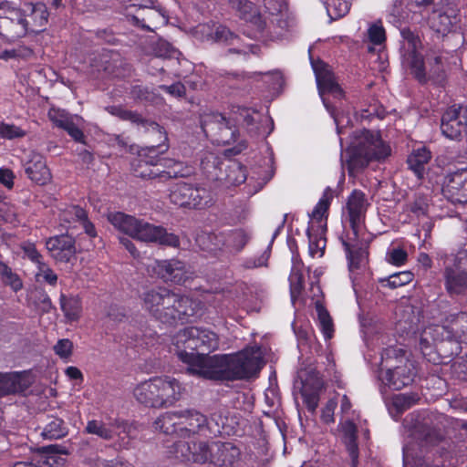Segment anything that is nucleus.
Masks as SVG:
<instances>
[{"mask_svg":"<svg viewBox=\"0 0 467 467\" xmlns=\"http://www.w3.org/2000/svg\"><path fill=\"white\" fill-rule=\"evenodd\" d=\"M187 370L192 375L209 379H244L256 375L264 363L258 347H251L234 355L199 357L181 354Z\"/></svg>","mask_w":467,"mask_h":467,"instance_id":"f257e3e1","label":"nucleus"},{"mask_svg":"<svg viewBox=\"0 0 467 467\" xmlns=\"http://www.w3.org/2000/svg\"><path fill=\"white\" fill-rule=\"evenodd\" d=\"M402 37L400 54L402 64L420 81L432 80L442 83L448 70V53L437 47H430L422 57V43L418 34L409 28L400 31Z\"/></svg>","mask_w":467,"mask_h":467,"instance_id":"f03ea898","label":"nucleus"},{"mask_svg":"<svg viewBox=\"0 0 467 467\" xmlns=\"http://www.w3.org/2000/svg\"><path fill=\"white\" fill-rule=\"evenodd\" d=\"M143 308L157 320L172 325L200 314V303L166 288L150 289L141 295Z\"/></svg>","mask_w":467,"mask_h":467,"instance_id":"7ed1b4c3","label":"nucleus"},{"mask_svg":"<svg viewBox=\"0 0 467 467\" xmlns=\"http://www.w3.org/2000/svg\"><path fill=\"white\" fill-rule=\"evenodd\" d=\"M368 205L366 196L360 191H354L348 197L347 210L352 233L351 235L347 236L346 240H342V244L347 254L350 271L361 268L367 263V243L360 240L358 236L363 229Z\"/></svg>","mask_w":467,"mask_h":467,"instance_id":"20e7f679","label":"nucleus"},{"mask_svg":"<svg viewBox=\"0 0 467 467\" xmlns=\"http://www.w3.org/2000/svg\"><path fill=\"white\" fill-rule=\"evenodd\" d=\"M347 153L348 171L355 175L371 161H384L390 156L391 149L379 133L363 130L354 133Z\"/></svg>","mask_w":467,"mask_h":467,"instance_id":"39448f33","label":"nucleus"},{"mask_svg":"<svg viewBox=\"0 0 467 467\" xmlns=\"http://www.w3.org/2000/svg\"><path fill=\"white\" fill-rule=\"evenodd\" d=\"M108 221L118 231L144 243H154L161 245L179 247V237L168 233L161 225H155L145 220L126 214L121 212H113L108 214Z\"/></svg>","mask_w":467,"mask_h":467,"instance_id":"423d86ee","label":"nucleus"},{"mask_svg":"<svg viewBox=\"0 0 467 467\" xmlns=\"http://www.w3.org/2000/svg\"><path fill=\"white\" fill-rule=\"evenodd\" d=\"M183 388L174 378L153 377L139 383L133 389L135 399L150 408L161 409L174 405L182 398Z\"/></svg>","mask_w":467,"mask_h":467,"instance_id":"0eeeda50","label":"nucleus"},{"mask_svg":"<svg viewBox=\"0 0 467 467\" xmlns=\"http://www.w3.org/2000/svg\"><path fill=\"white\" fill-rule=\"evenodd\" d=\"M168 150L167 145L151 146L141 149L138 157L132 161L135 176L142 179H160L161 181L183 176L181 169L182 163L172 160L158 158V153H163Z\"/></svg>","mask_w":467,"mask_h":467,"instance_id":"6e6552de","label":"nucleus"},{"mask_svg":"<svg viewBox=\"0 0 467 467\" xmlns=\"http://www.w3.org/2000/svg\"><path fill=\"white\" fill-rule=\"evenodd\" d=\"M179 359L182 362L181 354L199 357H209L208 353L219 348V337L206 327H190L176 333L172 338Z\"/></svg>","mask_w":467,"mask_h":467,"instance_id":"1a4fd4ad","label":"nucleus"},{"mask_svg":"<svg viewBox=\"0 0 467 467\" xmlns=\"http://www.w3.org/2000/svg\"><path fill=\"white\" fill-rule=\"evenodd\" d=\"M312 67L315 72L317 88L322 101L334 118L335 123L337 128V132L342 133L343 118L335 114L334 109L331 107L329 101L325 97L326 94H330L335 99H340L343 98V90L336 80L334 74L328 65L322 61H312Z\"/></svg>","mask_w":467,"mask_h":467,"instance_id":"9d476101","label":"nucleus"},{"mask_svg":"<svg viewBox=\"0 0 467 467\" xmlns=\"http://www.w3.org/2000/svg\"><path fill=\"white\" fill-rule=\"evenodd\" d=\"M178 438L180 441H186L193 438L195 435L203 432L206 430L213 434L222 433L224 431V422L216 420V429H213L205 415L194 409H186L179 410Z\"/></svg>","mask_w":467,"mask_h":467,"instance_id":"9b49d317","label":"nucleus"},{"mask_svg":"<svg viewBox=\"0 0 467 467\" xmlns=\"http://www.w3.org/2000/svg\"><path fill=\"white\" fill-rule=\"evenodd\" d=\"M171 202L182 207L203 208L212 202L210 192L204 188L185 182L176 183L170 192Z\"/></svg>","mask_w":467,"mask_h":467,"instance_id":"f8f14e48","label":"nucleus"},{"mask_svg":"<svg viewBox=\"0 0 467 467\" xmlns=\"http://www.w3.org/2000/svg\"><path fill=\"white\" fill-rule=\"evenodd\" d=\"M440 458L435 457L428 440L420 442H409L403 447L404 467H439Z\"/></svg>","mask_w":467,"mask_h":467,"instance_id":"ddd939ff","label":"nucleus"},{"mask_svg":"<svg viewBox=\"0 0 467 467\" xmlns=\"http://www.w3.org/2000/svg\"><path fill=\"white\" fill-rule=\"evenodd\" d=\"M213 450V443L178 441L173 445L172 452L176 458L182 461L205 463L211 462Z\"/></svg>","mask_w":467,"mask_h":467,"instance_id":"4468645a","label":"nucleus"},{"mask_svg":"<svg viewBox=\"0 0 467 467\" xmlns=\"http://www.w3.org/2000/svg\"><path fill=\"white\" fill-rule=\"evenodd\" d=\"M466 129L467 107L453 105L442 115L441 130L447 138L458 140L466 131Z\"/></svg>","mask_w":467,"mask_h":467,"instance_id":"2eb2a0df","label":"nucleus"},{"mask_svg":"<svg viewBox=\"0 0 467 467\" xmlns=\"http://www.w3.org/2000/svg\"><path fill=\"white\" fill-rule=\"evenodd\" d=\"M135 6H139L136 14H128L135 26L147 31H154L159 26L167 24V16L162 11L155 8H150L138 0L132 1L129 5V7Z\"/></svg>","mask_w":467,"mask_h":467,"instance_id":"dca6fc26","label":"nucleus"},{"mask_svg":"<svg viewBox=\"0 0 467 467\" xmlns=\"http://www.w3.org/2000/svg\"><path fill=\"white\" fill-rule=\"evenodd\" d=\"M203 132L216 136V141L220 144L229 145L235 140V130L229 126L226 119L219 113H213L202 121Z\"/></svg>","mask_w":467,"mask_h":467,"instance_id":"f3484780","label":"nucleus"},{"mask_svg":"<svg viewBox=\"0 0 467 467\" xmlns=\"http://www.w3.org/2000/svg\"><path fill=\"white\" fill-rule=\"evenodd\" d=\"M153 268L161 278L178 285L185 283L193 275L189 266L175 259L157 261Z\"/></svg>","mask_w":467,"mask_h":467,"instance_id":"a211bd4d","label":"nucleus"},{"mask_svg":"<svg viewBox=\"0 0 467 467\" xmlns=\"http://www.w3.org/2000/svg\"><path fill=\"white\" fill-rule=\"evenodd\" d=\"M434 0H395L388 11L389 23L399 26L408 21L412 13H416L422 7H428Z\"/></svg>","mask_w":467,"mask_h":467,"instance_id":"6ab92c4d","label":"nucleus"},{"mask_svg":"<svg viewBox=\"0 0 467 467\" xmlns=\"http://www.w3.org/2000/svg\"><path fill=\"white\" fill-rule=\"evenodd\" d=\"M20 9L11 5L8 2L0 5V35L15 39L26 35L24 24H14L12 20L18 19Z\"/></svg>","mask_w":467,"mask_h":467,"instance_id":"aec40b11","label":"nucleus"},{"mask_svg":"<svg viewBox=\"0 0 467 467\" xmlns=\"http://www.w3.org/2000/svg\"><path fill=\"white\" fill-rule=\"evenodd\" d=\"M22 13L26 34L27 32L38 33L45 29L48 21V12L46 5L42 3H26L22 8Z\"/></svg>","mask_w":467,"mask_h":467,"instance_id":"412c9836","label":"nucleus"},{"mask_svg":"<svg viewBox=\"0 0 467 467\" xmlns=\"http://www.w3.org/2000/svg\"><path fill=\"white\" fill-rule=\"evenodd\" d=\"M442 192L452 202H467V169L447 175L442 184Z\"/></svg>","mask_w":467,"mask_h":467,"instance_id":"4be33fe9","label":"nucleus"},{"mask_svg":"<svg viewBox=\"0 0 467 467\" xmlns=\"http://www.w3.org/2000/svg\"><path fill=\"white\" fill-rule=\"evenodd\" d=\"M302 396L309 410L314 411L318 406V392L323 388V380L319 373L314 369L301 374Z\"/></svg>","mask_w":467,"mask_h":467,"instance_id":"5701e85b","label":"nucleus"},{"mask_svg":"<svg viewBox=\"0 0 467 467\" xmlns=\"http://www.w3.org/2000/svg\"><path fill=\"white\" fill-rule=\"evenodd\" d=\"M459 21L457 10L449 6L442 10H433L429 17L431 28L442 36L451 32Z\"/></svg>","mask_w":467,"mask_h":467,"instance_id":"b1692460","label":"nucleus"},{"mask_svg":"<svg viewBox=\"0 0 467 467\" xmlns=\"http://www.w3.org/2000/svg\"><path fill=\"white\" fill-rule=\"evenodd\" d=\"M46 246L50 255L58 262H68L76 253L74 241L68 235L50 237L47 240Z\"/></svg>","mask_w":467,"mask_h":467,"instance_id":"393cba45","label":"nucleus"},{"mask_svg":"<svg viewBox=\"0 0 467 467\" xmlns=\"http://www.w3.org/2000/svg\"><path fill=\"white\" fill-rule=\"evenodd\" d=\"M116 429H121V432L130 434L131 426L127 422L106 423L102 420H91L87 422L85 431L88 434L97 435L103 440L109 441L116 435H120V432H117Z\"/></svg>","mask_w":467,"mask_h":467,"instance_id":"a878e982","label":"nucleus"},{"mask_svg":"<svg viewBox=\"0 0 467 467\" xmlns=\"http://www.w3.org/2000/svg\"><path fill=\"white\" fill-rule=\"evenodd\" d=\"M412 376L410 366L403 365L394 369H381L379 378L385 386L399 390L412 381Z\"/></svg>","mask_w":467,"mask_h":467,"instance_id":"bb28decb","label":"nucleus"},{"mask_svg":"<svg viewBox=\"0 0 467 467\" xmlns=\"http://www.w3.org/2000/svg\"><path fill=\"white\" fill-rule=\"evenodd\" d=\"M211 462L220 467H232L240 459V450L231 442H213Z\"/></svg>","mask_w":467,"mask_h":467,"instance_id":"cd10ccee","label":"nucleus"},{"mask_svg":"<svg viewBox=\"0 0 467 467\" xmlns=\"http://www.w3.org/2000/svg\"><path fill=\"white\" fill-rule=\"evenodd\" d=\"M340 439L351 460V466L357 467L358 463V447L357 443V427L351 420L346 419L339 424Z\"/></svg>","mask_w":467,"mask_h":467,"instance_id":"c85d7f7f","label":"nucleus"},{"mask_svg":"<svg viewBox=\"0 0 467 467\" xmlns=\"http://www.w3.org/2000/svg\"><path fill=\"white\" fill-rule=\"evenodd\" d=\"M37 467H63L66 459L62 455L68 453L67 450L60 445L54 444L37 449Z\"/></svg>","mask_w":467,"mask_h":467,"instance_id":"c756f323","label":"nucleus"},{"mask_svg":"<svg viewBox=\"0 0 467 467\" xmlns=\"http://www.w3.org/2000/svg\"><path fill=\"white\" fill-rule=\"evenodd\" d=\"M444 279L445 287L451 295H458L467 289V271L459 268L455 261L453 266L446 265Z\"/></svg>","mask_w":467,"mask_h":467,"instance_id":"7c9ffc66","label":"nucleus"},{"mask_svg":"<svg viewBox=\"0 0 467 467\" xmlns=\"http://www.w3.org/2000/svg\"><path fill=\"white\" fill-rule=\"evenodd\" d=\"M50 120L57 127L65 130L76 141L84 142V134L75 122V119L60 109H50Z\"/></svg>","mask_w":467,"mask_h":467,"instance_id":"2f4dec72","label":"nucleus"},{"mask_svg":"<svg viewBox=\"0 0 467 467\" xmlns=\"http://www.w3.org/2000/svg\"><path fill=\"white\" fill-rule=\"evenodd\" d=\"M229 5L242 19L252 23L258 31L264 29L265 22L252 2L248 0H229Z\"/></svg>","mask_w":467,"mask_h":467,"instance_id":"473e14b6","label":"nucleus"},{"mask_svg":"<svg viewBox=\"0 0 467 467\" xmlns=\"http://www.w3.org/2000/svg\"><path fill=\"white\" fill-rule=\"evenodd\" d=\"M26 172L30 180L38 184L44 185L51 180V173L46 161L38 154H34L26 163Z\"/></svg>","mask_w":467,"mask_h":467,"instance_id":"72a5a7b5","label":"nucleus"},{"mask_svg":"<svg viewBox=\"0 0 467 467\" xmlns=\"http://www.w3.org/2000/svg\"><path fill=\"white\" fill-rule=\"evenodd\" d=\"M450 324L445 327L446 336H442V339H455L463 343H467V313H459L451 316Z\"/></svg>","mask_w":467,"mask_h":467,"instance_id":"f704fd0d","label":"nucleus"},{"mask_svg":"<svg viewBox=\"0 0 467 467\" xmlns=\"http://www.w3.org/2000/svg\"><path fill=\"white\" fill-rule=\"evenodd\" d=\"M179 410L169 411L161 414L153 422L155 431L166 435H174L178 438V429L180 425Z\"/></svg>","mask_w":467,"mask_h":467,"instance_id":"c9c22d12","label":"nucleus"},{"mask_svg":"<svg viewBox=\"0 0 467 467\" xmlns=\"http://www.w3.org/2000/svg\"><path fill=\"white\" fill-rule=\"evenodd\" d=\"M250 234L244 229H235L229 232L225 236H222V240H218L214 244L215 248H220V245H226L236 252H240L248 243Z\"/></svg>","mask_w":467,"mask_h":467,"instance_id":"e433bc0d","label":"nucleus"},{"mask_svg":"<svg viewBox=\"0 0 467 467\" xmlns=\"http://www.w3.org/2000/svg\"><path fill=\"white\" fill-rule=\"evenodd\" d=\"M431 158V151L425 146H420L414 149L408 158L410 169L420 179L423 176L425 165Z\"/></svg>","mask_w":467,"mask_h":467,"instance_id":"4c0bfd02","label":"nucleus"},{"mask_svg":"<svg viewBox=\"0 0 467 467\" xmlns=\"http://www.w3.org/2000/svg\"><path fill=\"white\" fill-rule=\"evenodd\" d=\"M239 37L231 32L226 26L222 25L215 26L213 32V40H212V42L234 46V47L228 49L229 53L247 54L245 49L239 47Z\"/></svg>","mask_w":467,"mask_h":467,"instance_id":"58836bf2","label":"nucleus"},{"mask_svg":"<svg viewBox=\"0 0 467 467\" xmlns=\"http://www.w3.org/2000/svg\"><path fill=\"white\" fill-rule=\"evenodd\" d=\"M60 308L67 322L78 321L81 316V301L77 296H67L64 294L60 296Z\"/></svg>","mask_w":467,"mask_h":467,"instance_id":"ea45409f","label":"nucleus"},{"mask_svg":"<svg viewBox=\"0 0 467 467\" xmlns=\"http://www.w3.org/2000/svg\"><path fill=\"white\" fill-rule=\"evenodd\" d=\"M22 378L18 372L0 373V397L22 390Z\"/></svg>","mask_w":467,"mask_h":467,"instance_id":"a19ab883","label":"nucleus"},{"mask_svg":"<svg viewBox=\"0 0 467 467\" xmlns=\"http://www.w3.org/2000/svg\"><path fill=\"white\" fill-rule=\"evenodd\" d=\"M302 266V262L294 257L292 270L289 276L292 301H295V299L300 295L303 288V275L301 273Z\"/></svg>","mask_w":467,"mask_h":467,"instance_id":"79ce46f5","label":"nucleus"},{"mask_svg":"<svg viewBox=\"0 0 467 467\" xmlns=\"http://www.w3.org/2000/svg\"><path fill=\"white\" fill-rule=\"evenodd\" d=\"M334 197L333 190L327 187L324 192L316 207L312 211L311 218L317 222H321L323 218L327 217L328 208L330 206V202Z\"/></svg>","mask_w":467,"mask_h":467,"instance_id":"37998d69","label":"nucleus"},{"mask_svg":"<svg viewBox=\"0 0 467 467\" xmlns=\"http://www.w3.org/2000/svg\"><path fill=\"white\" fill-rule=\"evenodd\" d=\"M67 434V428L64 421L58 418H52L51 420L45 426L41 435L45 439H60Z\"/></svg>","mask_w":467,"mask_h":467,"instance_id":"c03bdc74","label":"nucleus"},{"mask_svg":"<svg viewBox=\"0 0 467 467\" xmlns=\"http://www.w3.org/2000/svg\"><path fill=\"white\" fill-rule=\"evenodd\" d=\"M316 309L317 313V319L320 329L327 340L332 338L334 334V325L331 317L329 316L327 309L320 304H316Z\"/></svg>","mask_w":467,"mask_h":467,"instance_id":"a18cd8bd","label":"nucleus"},{"mask_svg":"<svg viewBox=\"0 0 467 467\" xmlns=\"http://www.w3.org/2000/svg\"><path fill=\"white\" fill-rule=\"evenodd\" d=\"M32 305L41 313H48L52 308V302L48 295L43 290H36L30 296Z\"/></svg>","mask_w":467,"mask_h":467,"instance_id":"49530a36","label":"nucleus"},{"mask_svg":"<svg viewBox=\"0 0 467 467\" xmlns=\"http://www.w3.org/2000/svg\"><path fill=\"white\" fill-rule=\"evenodd\" d=\"M0 277L2 281L5 285H10L14 291H18L22 288V282L18 275L3 262H0Z\"/></svg>","mask_w":467,"mask_h":467,"instance_id":"de8ad7c7","label":"nucleus"},{"mask_svg":"<svg viewBox=\"0 0 467 467\" xmlns=\"http://www.w3.org/2000/svg\"><path fill=\"white\" fill-rule=\"evenodd\" d=\"M326 8L328 16L332 20H336L348 13L349 5L344 0H329Z\"/></svg>","mask_w":467,"mask_h":467,"instance_id":"09e8293b","label":"nucleus"},{"mask_svg":"<svg viewBox=\"0 0 467 467\" xmlns=\"http://www.w3.org/2000/svg\"><path fill=\"white\" fill-rule=\"evenodd\" d=\"M441 330H445L444 326L430 327L423 331V335L421 336L420 341V348H421L423 354H425V350H427L428 348H430L431 347V342L429 340L428 336L432 337V341L438 340L439 339L438 335L441 334V337L443 336V333Z\"/></svg>","mask_w":467,"mask_h":467,"instance_id":"8fccbe9b","label":"nucleus"},{"mask_svg":"<svg viewBox=\"0 0 467 467\" xmlns=\"http://www.w3.org/2000/svg\"><path fill=\"white\" fill-rule=\"evenodd\" d=\"M418 400L419 397L417 394L401 393L392 398V404L399 411H403L415 404Z\"/></svg>","mask_w":467,"mask_h":467,"instance_id":"3c124183","label":"nucleus"},{"mask_svg":"<svg viewBox=\"0 0 467 467\" xmlns=\"http://www.w3.org/2000/svg\"><path fill=\"white\" fill-rule=\"evenodd\" d=\"M413 279V274L410 271H403L393 274L384 280L386 285L390 288H397L410 283Z\"/></svg>","mask_w":467,"mask_h":467,"instance_id":"603ef678","label":"nucleus"},{"mask_svg":"<svg viewBox=\"0 0 467 467\" xmlns=\"http://www.w3.org/2000/svg\"><path fill=\"white\" fill-rule=\"evenodd\" d=\"M86 217V211L78 206H70L65 209L61 214L60 218L66 223H73L77 222H80V220H84Z\"/></svg>","mask_w":467,"mask_h":467,"instance_id":"864d4df0","label":"nucleus"},{"mask_svg":"<svg viewBox=\"0 0 467 467\" xmlns=\"http://www.w3.org/2000/svg\"><path fill=\"white\" fill-rule=\"evenodd\" d=\"M36 278L37 281L43 280L50 285H56L57 275L44 261L36 265Z\"/></svg>","mask_w":467,"mask_h":467,"instance_id":"5fc2aeb1","label":"nucleus"},{"mask_svg":"<svg viewBox=\"0 0 467 467\" xmlns=\"http://www.w3.org/2000/svg\"><path fill=\"white\" fill-rule=\"evenodd\" d=\"M26 132L15 124L0 121V136L6 140H14L25 137Z\"/></svg>","mask_w":467,"mask_h":467,"instance_id":"6e6d98bb","label":"nucleus"},{"mask_svg":"<svg viewBox=\"0 0 467 467\" xmlns=\"http://www.w3.org/2000/svg\"><path fill=\"white\" fill-rule=\"evenodd\" d=\"M308 239H309V254L311 257H322L324 254L325 247H326V239L323 237H317L316 235H312L309 231H307Z\"/></svg>","mask_w":467,"mask_h":467,"instance_id":"4d7b16f0","label":"nucleus"},{"mask_svg":"<svg viewBox=\"0 0 467 467\" xmlns=\"http://www.w3.org/2000/svg\"><path fill=\"white\" fill-rule=\"evenodd\" d=\"M107 110L111 115L117 116L124 120H130L134 123L141 120L140 116L137 112L128 110L120 106H110L107 108Z\"/></svg>","mask_w":467,"mask_h":467,"instance_id":"13d9d810","label":"nucleus"},{"mask_svg":"<svg viewBox=\"0 0 467 467\" xmlns=\"http://www.w3.org/2000/svg\"><path fill=\"white\" fill-rule=\"evenodd\" d=\"M386 259L389 264L400 266L406 263L408 254L400 247H391L387 252Z\"/></svg>","mask_w":467,"mask_h":467,"instance_id":"bf43d9fd","label":"nucleus"},{"mask_svg":"<svg viewBox=\"0 0 467 467\" xmlns=\"http://www.w3.org/2000/svg\"><path fill=\"white\" fill-rule=\"evenodd\" d=\"M214 25L209 23L200 24L192 29V34L201 41L213 40Z\"/></svg>","mask_w":467,"mask_h":467,"instance_id":"052dcab7","label":"nucleus"},{"mask_svg":"<svg viewBox=\"0 0 467 467\" xmlns=\"http://www.w3.org/2000/svg\"><path fill=\"white\" fill-rule=\"evenodd\" d=\"M227 174L228 182L233 184H241L245 182L246 174L243 166L238 163H233L229 166Z\"/></svg>","mask_w":467,"mask_h":467,"instance_id":"680f3d73","label":"nucleus"},{"mask_svg":"<svg viewBox=\"0 0 467 467\" xmlns=\"http://www.w3.org/2000/svg\"><path fill=\"white\" fill-rule=\"evenodd\" d=\"M54 352L62 359H68L72 355L73 343L67 338L59 339L53 347Z\"/></svg>","mask_w":467,"mask_h":467,"instance_id":"e2e57ef3","label":"nucleus"},{"mask_svg":"<svg viewBox=\"0 0 467 467\" xmlns=\"http://www.w3.org/2000/svg\"><path fill=\"white\" fill-rule=\"evenodd\" d=\"M368 38L375 45L382 44L386 39L385 29L381 23H375L368 28Z\"/></svg>","mask_w":467,"mask_h":467,"instance_id":"0e129e2a","label":"nucleus"},{"mask_svg":"<svg viewBox=\"0 0 467 467\" xmlns=\"http://www.w3.org/2000/svg\"><path fill=\"white\" fill-rule=\"evenodd\" d=\"M410 209L417 216L426 215L429 209L428 197L418 195L410 204Z\"/></svg>","mask_w":467,"mask_h":467,"instance_id":"69168bd1","label":"nucleus"},{"mask_svg":"<svg viewBox=\"0 0 467 467\" xmlns=\"http://www.w3.org/2000/svg\"><path fill=\"white\" fill-rule=\"evenodd\" d=\"M21 248L25 255L36 265L43 262V257L36 250L34 244L25 243L22 244Z\"/></svg>","mask_w":467,"mask_h":467,"instance_id":"338daca9","label":"nucleus"},{"mask_svg":"<svg viewBox=\"0 0 467 467\" xmlns=\"http://www.w3.org/2000/svg\"><path fill=\"white\" fill-rule=\"evenodd\" d=\"M337 406L336 399H330L322 409L321 419L326 423L334 422V411Z\"/></svg>","mask_w":467,"mask_h":467,"instance_id":"774afa93","label":"nucleus"}]
</instances>
